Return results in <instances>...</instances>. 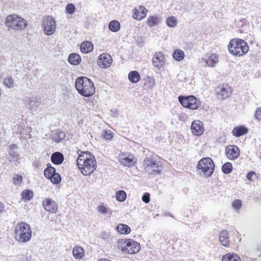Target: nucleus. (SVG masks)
Instances as JSON below:
<instances>
[{"mask_svg":"<svg viewBox=\"0 0 261 261\" xmlns=\"http://www.w3.org/2000/svg\"><path fill=\"white\" fill-rule=\"evenodd\" d=\"M76 163L79 170L85 176L90 175L97 167L94 156L89 151L82 152L79 155Z\"/></svg>","mask_w":261,"mask_h":261,"instance_id":"nucleus-1","label":"nucleus"},{"mask_svg":"<svg viewBox=\"0 0 261 261\" xmlns=\"http://www.w3.org/2000/svg\"><path fill=\"white\" fill-rule=\"evenodd\" d=\"M75 86L78 92L84 97H90L95 91L93 82L87 77H79L75 81Z\"/></svg>","mask_w":261,"mask_h":261,"instance_id":"nucleus-2","label":"nucleus"},{"mask_svg":"<svg viewBox=\"0 0 261 261\" xmlns=\"http://www.w3.org/2000/svg\"><path fill=\"white\" fill-rule=\"evenodd\" d=\"M229 53L233 56L240 57L247 54L249 50L247 43L241 39H231L228 45Z\"/></svg>","mask_w":261,"mask_h":261,"instance_id":"nucleus-3","label":"nucleus"},{"mask_svg":"<svg viewBox=\"0 0 261 261\" xmlns=\"http://www.w3.org/2000/svg\"><path fill=\"white\" fill-rule=\"evenodd\" d=\"M144 170L150 175H159L163 170V166L160 161L153 156L146 157L143 163Z\"/></svg>","mask_w":261,"mask_h":261,"instance_id":"nucleus-4","label":"nucleus"},{"mask_svg":"<svg viewBox=\"0 0 261 261\" xmlns=\"http://www.w3.org/2000/svg\"><path fill=\"white\" fill-rule=\"evenodd\" d=\"M117 246L122 252L130 254L138 253L141 249L140 244L130 239L119 240Z\"/></svg>","mask_w":261,"mask_h":261,"instance_id":"nucleus-5","label":"nucleus"},{"mask_svg":"<svg viewBox=\"0 0 261 261\" xmlns=\"http://www.w3.org/2000/svg\"><path fill=\"white\" fill-rule=\"evenodd\" d=\"M15 235L19 242H28L32 237V230L30 225L24 222L18 223L15 228Z\"/></svg>","mask_w":261,"mask_h":261,"instance_id":"nucleus-6","label":"nucleus"},{"mask_svg":"<svg viewBox=\"0 0 261 261\" xmlns=\"http://www.w3.org/2000/svg\"><path fill=\"white\" fill-rule=\"evenodd\" d=\"M6 25L15 30H24L27 26V22L16 14H11L7 17Z\"/></svg>","mask_w":261,"mask_h":261,"instance_id":"nucleus-7","label":"nucleus"},{"mask_svg":"<svg viewBox=\"0 0 261 261\" xmlns=\"http://www.w3.org/2000/svg\"><path fill=\"white\" fill-rule=\"evenodd\" d=\"M197 169L200 170L205 176H211L214 171L215 165L212 159L209 157L201 159L197 166Z\"/></svg>","mask_w":261,"mask_h":261,"instance_id":"nucleus-8","label":"nucleus"},{"mask_svg":"<svg viewBox=\"0 0 261 261\" xmlns=\"http://www.w3.org/2000/svg\"><path fill=\"white\" fill-rule=\"evenodd\" d=\"M180 103L184 107L191 110H196L199 108V100L193 95L189 96H178Z\"/></svg>","mask_w":261,"mask_h":261,"instance_id":"nucleus-9","label":"nucleus"},{"mask_svg":"<svg viewBox=\"0 0 261 261\" xmlns=\"http://www.w3.org/2000/svg\"><path fill=\"white\" fill-rule=\"evenodd\" d=\"M43 31L47 35H51L54 33L56 29V22L51 16H48L43 21Z\"/></svg>","mask_w":261,"mask_h":261,"instance_id":"nucleus-10","label":"nucleus"},{"mask_svg":"<svg viewBox=\"0 0 261 261\" xmlns=\"http://www.w3.org/2000/svg\"><path fill=\"white\" fill-rule=\"evenodd\" d=\"M231 92V89L227 84L219 86L215 90L217 97L220 100H224L228 97Z\"/></svg>","mask_w":261,"mask_h":261,"instance_id":"nucleus-11","label":"nucleus"},{"mask_svg":"<svg viewBox=\"0 0 261 261\" xmlns=\"http://www.w3.org/2000/svg\"><path fill=\"white\" fill-rule=\"evenodd\" d=\"M112 63V57L106 53L100 55L97 60V65L100 68H108L111 66Z\"/></svg>","mask_w":261,"mask_h":261,"instance_id":"nucleus-12","label":"nucleus"},{"mask_svg":"<svg viewBox=\"0 0 261 261\" xmlns=\"http://www.w3.org/2000/svg\"><path fill=\"white\" fill-rule=\"evenodd\" d=\"M225 152L227 157L230 160L237 159L240 154V149L236 145H229L227 146Z\"/></svg>","mask_w":261,"mask_h":261,"instance_id":"nucleus-13","label":"nucleus"},{"mask_svg":"<svg viewBox=\"0 0 261 261\" xmlns=\"http://www.w3.org/2000/svg\"><path fill=\"white\" fill-rule=\"evenodd\" d=\"M42 205L44 209L52 213H56L58 210V205L55 201L50 198H47L43 201Z\"/></svg>","mask_w":261,"mask_h":261,"instance_id":"nucleus-14","label":"nucleus"},{"mask_svg":"<svg viewBox=\"0 0 261 261\" xmlns=\"http://www.w3.org/2000/svg\"><path fill=\"white\" fill-rule=\"evenodd\" d=\"M191 129L192 133L196 136H200L203 134V123L199 120L194 121L191 124Z\"/></svg>","mask_w":261,"mask_h":261,"instance_id":"nucleus-15","label":"nucleus"},{"mask_svg":"<svg viewBox=\"0 0 261 261\" xmlns=\"http://www.w3.org/2000/svg\"><path fill=\"white\" fill-rule=\"evenodd\" d=\"M165 57L161 52L156 53L152 59V63L154 66L160 69L164 64Z\"/></svg>","mask_w":261,"mask_h":261,"instance_id":"nucleus-16","label":"nucleus"},{"mask_svg":"<svg viewBox=\"0 0 261 261\" xmlns=\"http://www.w3.org/2000/svg\"><path fill=\"white\" fill-rule=\"evenodd\" d=\"M147 12V10L145 7L140 6L138 8L134 9L133 17L136 20H141L146 17Z\"/></svg>","mask_w":261,"mask_h":261,"instance_id":"nucleus-17","label":"nucleus"},{"mask_svg":"<svg viewBox=\"0 0 261 261\" xmlns=\"http://www.w3.org/2000/svg\"><path fill=\"white\" fill-rule=\"evenodd\" d=\"M41 105V101L37 97L29 98L28 101L25 103V106L32 110L36 111Z\"/></svg>","mask_w":261,"mask_h":261,"instance_id":"nucleus-18","label":"nucleus"},{"mask_svg":"<svg viewBox=\"0 0 261 261\" xmlns=\"http://www.w3.org/2000/svg\"><path fill=\"white\" fill-rule=\"evenodd\" d=\"M219 241L222 245L225 247H228L230 245V241L228 237V232L227 230H224L220 232Z\"/></svg>","mask_w":261,"mask_h":261,"instance_id":"nucleus-19","label":"nucleus"},{"mask_svg":"<svg viewBox=\"0 0 261 261\" xmlns=\"http://www.w3.org/2000/svg\"><path fill=\"white\" fill-rule=\"evenodd\" d=\"M51 161L56 165L61 164L64 159L63 154L60 152L53 153L51 155Z\"/></svg>","mask_w":261,"mask_h":261,"instance_id":"nucleus-20","label":"nucleus"},{"mask_svg":"<svg viewBox=\"0 0 261 261\" xmlns=\"http://www.w3.org/2000/svg\"><path fill=\"white\" fill-rule=\"evenodd\" d=\"M248 129L244 126H240L235 127L232 130V134L233 136L239 137L247 133Z\"/></svg>","mask_w":261,"mask_h":261,"instance_id":"nucleus-21","label":"nucleus"},{"mask_svg":"<svg viewBox=\"0 0 261 261\" xmlns=\"http://www.w3.org/2000/svg\"><path fill=\"white\" fill-rule=\"evenodd\" d=\"M56 169L51 166L50 164H47V167L44 170V175L47 178L51 179V177L56 173Z\"/></svg>","mask_w":261,"mask_h":261,"instance_id":"nucleus-22","label":"nucleus"},{"mask_svg":"<svg viewBox=\"0 0 261 261\" xmlns=\"http://www.w3.org/2000/svg\"><path fill=\"white\" fill-rule=\"evenodd\" d=\"M80 49L82 53L87 54L93 50V45L90 41H85L81 44Z\"/></svg>","mask_w":261,"mask_h":261,"instance_id":"nucleus-23","label":"nucleus"},{"mask_svg":"<svg viewBox=\"0 0 261 261\" xmlns=\"http://www.w3.org/2000/svg\"><path fill=\"white\" fill-rule=\"evenodd\" d=\"M68 61L71 64L76 65L80 64L81 58L79 54L72 53L69 56Z\"/></svg>","mask_w":261,"mask_h":261,"instance_id":"nucleus-24","label":"nucleus"},{"mask_svg":"<svg viewBox=\"0 0 261 261\" xmlns=\"http://www.w3.org/2000/svg\"><path fill=\"white\" fill-rule=\"evenodd\" d=\"M73 256L77 259H81L84 255V250L81 247H75L72 250Z\"/></svg>","mask_w":261,"mask_h":261,"instance_id":"nucleus-25","label":"nucleus"},{"mask_svg":"<svg viewBox=\"0 0 261 261\" xmlns=\"http://www.w3.org/2000/svg\"><path fill=\"white\" fill-rule=\"evenodd\" d=\"M66 137L65 133L60 130H56L53 135V140L56 142H60Z\"/></svg>","mask_w":261,"mask_h":261,"instance_id":"nucleus-26","label":"nucleus"},{"mask_svg":"<svg viewBox=\"0 0 261 261\" xmlns=\"http://www.w3.org/2000/svg\"><path fill=\"white\" fill-rule=\"evenodd\" d=\"M128 77L129 81L133 83L138 82L140 79V75L137 71H130L128 74Z\"/></svg>","mask_w":261,"mask_h":261,"instance_id":"nucleus-27","label":"nucleus"},{"mask_svg":"<svg viewBox=\"0 0 261 261\" xmlns=\"http://www.w3.org/2000/svg\"><path fill=\"white\" fill-rule=\"evenodd\" d=\"M222 261H240V257L234 253H227L224 255L222 259Z\"/></svg>","mask_w":261,"mask_h":261,"instance_id":"nucleus-28","label":"nucleus"},{"mask_svg":"<svg viewBox=\"0 0 261 261\" xmlns=\"http://www.w3.org/2000/svg\"><path fill=\"white\" fill-rule=\"evenodd\" d=\"M109 29L113 32H117L120 29V23L116 20H112L109 24Z\"/></svg>","mask_w":261,"mask_h":261,"instance_id":"nucleus-29","label":"nucleus"},{"mask_svg":"<svg viewBox=\"0 0 261 261\" xmlns=\"http://www.w3.org/2000/svg\"><path fill=\"white\" fill-rule=\"evenodd\" d=\"M116 229L121 234H128L130 231V227L124 224H119L117 225Z\"/></svg>","mask_w":261,"mask_h":261,"instance_id":"nucleus-30","label":"nucleus"},{"mask_svg":"<svg viewBox=\"0 0 261 261\" xmlns=\"http://www.w3.org/2000/svg\"><path fill=\"white\" fill-rule=\"evenodd\" d=\"M218 62V56L216 54L211 55L205 62L210 67H215Z\"/></svg>","mask_w":261,"mask_h":261,"instance_id":"nucleus-31","label":"nucleus"},{"mask_svg":"<svg viewBox=\"0 0 261 261\" xmlns=\"http://www.w3.org/2000/svg\"><path fill=\"white\" fill-rule=\"evenodd\" d=\"M120 163L124 166L130 167L134 166L133 159L130 157H122L120 159Z\"/></svg>","mask_w":261,"mask_h":261,"instance_id":"nucleus-32","label":"nucleus"},{"mask_svg":"<svg viewBox=\"0 0 261 261\" xmlns=\"http://www.w3.org/2000/svg\"><path fill=\"white\" fill-rule=\"evenodd\" d=\"M173 58L177 61H180L182 60L185 57V53L180 49H176L172 54Z\"/></svg>","mask_w":261,"mask_h":261,"instance_id":"nucleus-33","label":"nucleus"},{"mask_svg":"<svg viewBox=\"0 0 261 261\" xmlns=\"http://www.w3.org/2000/svg\"><path fill=\"white\" fill-rule=\"evenodd\" d=\"M3 84L7 88L10 89L14 87V80L12 77H7L4 79Z\"/></svg>","mask_w":261,"mask_h":261,"instance_id":"nucleus-34","label":"nucleus"},{"mask_svg":"<svg viewBox=\"0 0 261 261\" xmlns=\"http://www.w3.org/2000/svg\"><path fill=\"white\" fill-rule=\"evenodd\" d=\"M160 19L156 16H149L147 19V24L152 27L159 24Z\"/></svg>","mask_w":261,"mask_h":261,"instance_id":"nucleus-35","label":"nucleus"},{"mask_svg":"<svg viewBox=\"0 0 261 261\" xmlns=\"http://www.w3.org/2000/svg\"><path fill=\"white\" fill-rule=\"evenodd\" d=\"M116 199L120 202H123L126 198V194L125 191L123 190H119L116 193Z\"/></svg>","mask_w":261,"mask_h":261,"instance_id":"nucleus-36","label":"nucleus"},{"mask_svg":"<svg viewBox=\"0 0 261 261\" xmlns=\"http://www.w3.org/2000/svg\"><path fill=\"white\" fill-rule=\"evenodd\" d=\"M232 170V166L231 163L227 162L224 164L222 166V172L226 174L230 173Z\"/></svg>","mask_w":261,"mask_h":261,"instance_id":"nucleus-37","label":"nucleus"},{"mask_svg":"<svg viewBox=\"0 0 261 261\" xmlns=\"http://www.w3.org/2000/svg\"><path fill=\"white\" fill-rule=\"evenodd\" d=\"M18 154L14 150H10L9 151L8 159L11 162H16L18 159Z\"/></svg>","mask_w":261,"mask_h":261,"instance_id":"nucleus-38","label":"nucleus"},{"mask_svg":"<svg viewBox=\"0 0 261 261\" xmlns=\"http://www.w3.org/2000/svg\"><path fill=\"white\" fill-rule=\"evenodd\" d=\"M22 199L26 200H30L33 197V193L30 190H26L22 192Z\"/></svg>","mask_w":261,"mask_h":261,"instance_id":"nucleus-39","label":"nucleus"},{"mask_svg":"<svg viewBox=\"0 0 261 261\" xmlns=\"http://www.w3.org/2000/svg\"><path fill=\"white\" fill-rule=\"evenodd\" d=\"M166 24L169 27H175L177 24V19L174 16L169 17L166 19Z\"/></svg>","mask_w":261,"mask_h":261,"instance_id":"nucleus-40","label":"nucleus"},{"mask_svg":"<svg viewBox=\"0 0 261 261\" xmlns=\"http://www.w3.org/2000/svg\"><path fill=\"white\" fill-rule=\"evenodd\" d=\"M61 180V175L57 172L53 175V177H51V182L55 185L58 184Z\"/></svg>","mask_w":261,"mask_h":261,"instance_id":"nucleus-41","label":"nucleus"},{"mask_svg":"<svg viewBox=\"0 0 261 261\" xmlns=\"http://www.w3.org/2000/svg\"><path fill=\"white\" fill-rule=\"evenodd\" d=\"M23 177L21 175L16 174L13 178V184L16 186H20L22 182Z\"/></svg>","mask_w":261,"mask_h":261,"instance_id":"nucleus-42","label":"nucleus"},{"mask_svg":"<svg viewBox=\"0 0 261 261\" xmlns=\"http://www.w3.org/2000/svg\"><path fill=\"white\" fill-rule=\"evenodd\" d=\"M103 138L107 140H111L113 138L114 134L111 130H104L102 133Z\"/></svg>","mask_w":261,"mask_h":261,"instance_id":"nucleus-43","label":"nucleus"},{"mask_svg":"<svg viewBox=\"0 0 261 261\" xmlns=\"http://www.w3.org/2000/svg\"><path fill=\"white\" fill-rule=\"evenodd\" d=\"M75 7L72 4H68L66 7V11L67 13L72 14L75 12Z\"/></svg>","mask_w":261,"mask_h":261,"instance_id":"nucleus-44","label":"nucleus"},{"mask_svg":"<svg viewBox=\"0 0 261 261\" xmlns=\"http://www.w3.org/2000/svg\"><path fill=\"white\" fill-rule=\"evenodd\" d=\"M145 85L149 88H153L155 85V81L153 77H148Z\"/></svg>","mask_w":261,"mask_h":261,"instance_id":"nucleus-45","label":"nucleus"},{"mask_svg":"<svg viewBox=\"0 0 261 261\" xmlns=\"http://www.w3.org/2000/svg\"><path fill=\"white\" fill-rule=\"evenodd\" d=\"M232 206L235 210H239L242 206V201L240 200H236L232 203Z\"/></svg>","mask_w":261,"mask_h":261,"instance_id":"nucleus-46","label":"nucleus"},{"mask_svg":"<svg viewBox=\"0 0 261 261\" xmlns=\"http://www.w3.org/2000/svg\"><path fill=\"white\" fill-rule=\"evenodd\" d=\"M108 209V208L103 205H100L97 207L98 212L103 214H105L107 213Z\"/></svg>","mask_w":261,"mask_h":261,"instance_id":"nucleus-47","label":"nucleus"},{"mask_svg":"<svg viewBox=\"0 0 261 261\" xmlns=\"http://www.w3.org/2000/svg\"><path fill=\"white\" fill-rule=\"evenodd\" d=\"M254 117L258 121H261V107L258 108L255 111Z\"/></svg>","mask_w":261,"mask_h":261,"instance_id":"nucleus-48","label":"nucleus"},{"mask_svg":"<svg viewBox=\"0 0 261 261\" xmlns=\"http://www.w3.org/2000/svg\"><path fill=\"white\" fill-rule=\"evenodd\" d=\"M142 201L146 203H148L150 201V194L148 193L144 194L142 197Z\"/></svg>","mask_w":261,"mask_h":261,"instance_id":"nucleus-49","label":"nucleus"},{"mask_svg":"<svg viewBox=\"0 0 261 261\" xmlns=\"http://www.w3.org/2000/svg\"><path fill=\"white\" fill-rule=\"evenodd\" d=\"M254 174H255L254 172H253V171L249 172V173H248L247 174L246 178H247L248 180L252 181V175H253Z\"/></svg>","mask_w":261,"mask_h":261,"instance_id":"nucleus-50","label":"nucleus"},{"mask_svg":"<svg viewBox=\"0 0 261 261\" xmlns=\"http://www.w3.org/2000/svg\"><path fill=\"white\" fill-rule=\"evenodd\" d=\"M17 148H18L17 145L14 144L11 145L9 147L10 150H14V149Z\"/></svg>","mask_w":261,"mask_h":261,"instance_id":"nucleus-51","label":"nucleus"},{"mask_svg":"<svg viewBox=\"0 0 261 261\" xmlns=\"http://www.w3.org/2000/svg\"><path fill=\"white\" fill-rule=\"evenodd\" d=\"M4 204L2 202H0V212L1 213L3 212V211L4 210Z\"/></svg>","mask_w":261,"mask_h":261,"instance_id":"nucleus-52","label":"nucleus"},{"mask_svg":"<svg viewBox=\"0 0 261 261\" xmlns=\"http://www.w3.org/2000/svg\"><path fill=\"white\" fill-rule=\"evenodd\" d=\"M98 261H111V260L106 259V258H105V259H101L99 260Z\"/></svg>","mask_w":261,"mask_h":261,"instance_id":"nucleus-53","label":"nucleus"}]
</instances>
